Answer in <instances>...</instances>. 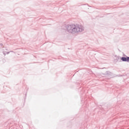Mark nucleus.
<instances>
[{
	"label": "nucleus",
	"mask_w": 129,
	"mask_h": 129,
	"mask_svg": "<svg viewBox=\"0 0 129 129\" xmlns=\"http://www.w3.org/2000/svg\"><path fill=\"white\" fill-rule=\"evenodd\" d=\"M84 27L82 25H68L66 26V31L69 34H79L84 31Z\"/></svg>",
	"instance_id": "obj_1"
},
{
	"label": "nucleus",
	"mask_w": 129,
	"mask_h": 129,
	"mask_svg": "<svg viewBox=\"0 0 129 129\" xmlns=\"http://www.w3.org/2000/svg\"><path fill=\"white\" fill-rule=\"evenodd\" d=\"M121 60H122L123 62H129V57H122Z\"/></svg>",
	"instance_id": "obj_2"
},
{
	"label": "nucleus",
	"mask_w": 129,
	"mask_h": 129,
	"mask_svg": "<svg viewBox=\"0 0 129 129\" xmlns=\"http://www.w3.org/2000/svg\"><path fill=\"white\" fill-rule=\"evenodd\" d=\"M3 54L5 55V56H6V52H5V51H3Z\"/></svg>",
	"instance_id": "obj_3"
},
{
	"label": "nucleus",
	"mask_w": 129,
	"mask_h": 129,
	"mask_svg": "<svg viewBox=\"0 0 129 129\" xmlns=\"http://www.w3.org/2000/svg\"><path fill=\"white\" fill-rule=\"evenodd\" d=\"M10 52H6V54H10Z\"/></svg>",
	"instance_id": "obj_4"
},
{
	"label": "nucleus",
	"mask_w": 129,
	"mask_h": 129,
	"mask_svg": "<svg viewBox=\"0 0 129 129\" xmlns=\"http://www.w3.org/2000/svg\"><path fill=\"white\" fill-rule=\"evenodd\" d=\"M1 46H3V44H1Z\"/></svg>",
	"instance_id": "obj_5"
},
{
	"label": "nucleus",
	"mask_w": 129,
	"mask_h": 129,
	"mask_svg": "<svg viewBox=\"0 0 129 129\" xmlns=\"http://www.w3.org/2000/svg\"><path fill=\"white\" fill-rule=\"evenodd\" d=\"M10 52H13V51H10Z\"/></svg>",
	"instance_id": "obj_6"
}]
</instances>
